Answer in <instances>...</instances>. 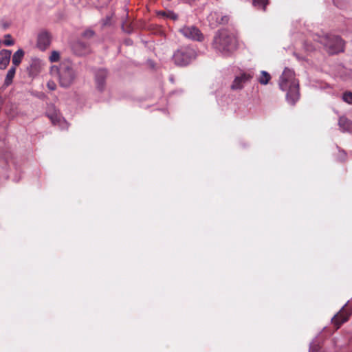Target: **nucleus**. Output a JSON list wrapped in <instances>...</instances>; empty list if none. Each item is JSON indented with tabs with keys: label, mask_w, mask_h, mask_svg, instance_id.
<instances>
[{
	"label": "nucleus",
	"mask_w": 352,
	"mask_h": 352,
	"mask_svg": "<svg viewBox=\"0 0 352 352\" xmlns=\"http://www.w3.org/2000/svg\"><path fill=\"white\" fill-rule=\"evenodd\" d=\"M108 76V72L106 69L100 68L95 72V81L98 90L102 91L105 89L106 79Z\"/></svg>",
	"instance_id": "obj_11"
},
{
	"label": "nucleus",
	"mask_w": 352,
	"mask_h": 352,
	"mask_svg": "<svg viewBox=\"0 0 352 352\" xmlns=\"http://www.w3.org/2000/svg\"><path fill=\"white\" fill-rule=\"evenodd\" d=\"M16 68L15 66H12L6 76V78L4 80L3 86L7 87L10 86L12 83L13 78L15 76Z\"/></svg>",
	"instance_id": "obj_16"
},
{
	"label": "nucleus",
	"mask_w": 352,
	"mask_h": 352,
	"mask_svg": "<svg viewBox=\"0 0 352 352\" xmlns=\"http://www.w3.org/2000/svg\"><path fill=\"white\" fill-rule=\"evenodd\" d=\"M11 51L2 50L0 51V69H5L10 61Z\"/></svg>",
	"instance_id": "obj_14"
},
{
	"label": "nucleus",
	"mask_w": 352,
	"mask_h": 352,
	"mask_svg": "<svg viewBox=\"0 0 352 352\" xmlns=\"http://www.w3.org/2000/svg\"><path fill=\"white\" fill-rule=\"evenodd\" d=\"M314 40L322 44L330 54H338L344 51V43L339 36L327 34L317 35Z\"/></svg>",
	"instance_id": "obj_4"
},
{
	"label": "nucleus",
	"mask_w": 352,
	"mask_h": 352,
	"mask_svg": "<svg viewBox=\"0 0 352 352\" xmlns=\"http://www.w3.org/2000/svg\"><path fill=\"white\" fill-rule=\"evenodd\" d=\"M342 100L348 104H352V92L346 91L342 95Z\"/></svg>",
	"instance_id": "obj_21"
},
{
	"label": "nucleus",
	"mask_w": 352,
	"mask_h": 352,
	"mask_svg": "<svg viewBox=\"0 0 352 352\" xmlns=\"http://www.w3.org/2000/svg\"><path fill=\"white\" fill-rule=\"evenodd\" d=\"M338 125L342 131H349L352 128V122L346 117L342 116L339 118Z\"/></svg>",
	"instance_id": "obj_15"
},
{
	"label": "nucleus",
	"mask_w": 352,
	"mask_h": 352,
	"mask_svg": "<svg viewBox=\"0 0 352 352\" xmlns=\"http://www.w3.org/2000/svg\"><path fill=\"white\" fill-rule=\"evenodd\" d=\"M52 36L46 30H41L37 36L36 47L41 51L45 50L51 44Z\"/></svg>",
	"instance_id": "obj_10"
},
{
	"label": "nucleus",
	"mask_w": 352,
	"mask_h": 352,
	"mask_svg": "<svg viewBox=\"0 0 352 352\" xmlns=\"http://www.w3.org/2000/svg\"><path fill=\"white\" fill-rule=\"evenodd\" d=\"M179 32L186 38L201 41L204 39V35L201 32L195 25H184L179 29Z\"/></svg>",
	"instance_id": "obj_7"
},
{
	"label": "nucleus",
	"mask_w": 352,
	"mask_h": 352,
	"mask_svg": "<svg viewBox=\"0 0 352 352\" xmlns=\"http://www.w3.org/2000/svg\"><path fill=\"white\" fill-rule=\"evenodd\" d=\"M23 55V50L22 49H19L12 56V66H15V67L18 66L21 63Z\"/></svg>",
	"instance_id": "obj_19"
},
{
	"label": "nucleus",
	"mask_w": 352,
	"mask_h": 352,
	"mask_svg": "<svg viewBox=\"0 0 352 352\" xmlns=\"http://www.w3.org/2000/svg\"><path fill=\"white\" fill-rule=\"evenodd\" d=\"M168 16L174 20H176L177 19V15L173 12H170Z\"/></svg>",
	"instance_id": "obj_27"
},
{
	"label": "nucleus",
	"mask_w": 352,
	"mask_h": 352,
	"mask_svg": "<svg viewBox=\"0 0 352 352\" xmlns=\"http://www.w3.org/2000/svg\"><path fill=\"white\" fill-rule=\"evenodd\" d=\"M46 116L50 118L54 125L58 126L61 129H67L68 123L60 115L54 104H49L46 110Z\"/></svg>",
	"instance_id": "obj_6"
},
{
	"label": "nucleus",
	"mask_w": 352,
	"mask_h": 352,
	"mask_svg": "<svg viewBox=\"0 0 352 352\" xmlns=\"http://www.w3.org/2000/svg\"><path fill=\"white\" fill-rule=\"evenodd\" d=\"M271 75L266 71H261V74L257 78V81L262 85H266L271 80Z\"/></svg>",
	"instance_id": "obj_18"
},
{
	"label": "nucleus",
	"mask_w": 352,
	"mask_h": 352,
	"mask_svg": "<svg viewBox=\"0 0 352 352\" xmlns=\"http://www.w3.org/2000/svg\"><path fill=\"white\" fill-rule=\"evenodd\" d=\"M334 344L337 347H341L342 346V345H340L338 344V338H335V340H334Z\"/></svg>",
	"instance_id": "obj_29"
},
{
	"label": "nucleus",
	"mask_w": 352,
	"mask_h": 352,
	"mask_svg": "<svg viewBox=\"0 0 352 352\" xmlns=\"http://www.w3.org/2000/svg\"><path fill=\"white\" fill-rule=\"evenodd\" d=\"M269 3L270 0H252V6L257 10H261L263 12L266 11Z\"/></svg>",
	"instance_id": "obj_17"
},
{
	"label": "nucleus",
	"mask_w": 352,
	"mask_h": 352,
	"mask_svg": "<svg viewBox=\"0 0 352 352\" xmlns=\"http://www.w3.org/2000/svg\"><path fill=\"white\" fill-rule=\"evenodd\" d=\"M207 20L211 28H216L218 25L226 24L228 22V17L226 15H223L221 12L215 11L210 12L208 16Z\"/></svg>",
	"instance_id": "obj_9"
},
{
	"label": "nucleus",
	"mask_w": 352,
	"mask_h": 352,
	"mask_svg": "<svg viewBox=\"0 0 352 352\" xmlns=\"http://www.w3.org/2000/svg\"><path fill=\"white\" fill-rule=\"evenodd\" d=\"M54 68L57 72L59 84L62 87L67 88L73 84L77 73L73 63L69 60L62 61L58 67H53L52 69Z\"/></svg>",
	"instance_id": "obj_3"
},
{
	"label": "nucleus",
	"mask_w": 352,
	"mask_h": 352,
	"mask_svg": "<svg viewBox=\"0 0 352 352\" xmlns=\"http://www.w3.org/2000/svg\"><path fill=\"white\" fill-rule=\"evenodd\" d=\"M95 35V32L91 29H87L85 30L82 34V36L86 38H91Z\"/></svg>",
	"instance_id": "obj_23"
},
{
	"label": "nucleus",
	"mask_w": 352,
	"mask_h": 352,
	"mask_svg": "<svg viewBox=\"0 0 352 352\" xmlns=\"http://www.w3.org/2000/svg\"><path fill=\"white\" fill-rule=\"evenodd\" d=\"M333 3L337 7H339L340 8H342L341 6L340 5V3H339V1L338 0H333Z\"/></svg>",
	"instance_id": "obj_28"
},
{
	"label": "nucleus",
	"mask_w": 352,
	"mask_h": 352,
	"mask_svg": "<svg viewBox=\"0 0 352 352\" xmlns=\"http://www.w3.org/2000/svg\"><path fill=\"white\" fill-rule=\"evenodd\" d=\"M3 43L6 46H12L14 45V42L10 34H6Z\"/></svg>",
	"instance_id": "obj_22"
},
{
	"label": "nucleus",
	"mask_w": 352,
	"mask_h": 352,
	"mask_svg": "<svg viewBox=\"0 0 352 352\" xmlns=\"http://www.w3.org/2000/svg\"><path fill=\"white\" fill-rule=\"evenodd\" d=\"M346 153L344 151H341V150H339V153H338V160H340V162H343L346 160Z\"/></svg>",
	"instance_id": "obj_25"
},
{
	"label": "nucleus",
	"mask_w": 352,
	"mask_h": 352,
	"mask_svg": "<svg viewBox=\"0 0 352 352\" xmlns=\"http://www.w3.org/2000/svg\"><path fill=\"white\" fill-rule=\"evenodd\" d=\"M72 50L79 56H85L90 53L91 49L88 43L82 41H76L72 44Z\"/></svg>",
	"instance_id": "obj_13"
},
{
	"label": "nucleus",
	"mask_w": 352,
	"mask_h": 352,
	"mask_svg": "<svg viewBox=\"0 0 352 352\" xmlns=\"http://www.w3.org/2000/svg\"><path fill=\"white\" fill-rule=\"evenodd\" d=\"M309 352H321L318 338L316 337L309 344Z\"/></svg>",
	"instance_id": "obj_20"
},
{
	"label": "nucleus",
	"mask_w": 352,
	"mask_h": 352,
	"mask_svg": "<svg viewBox=\"0 0 352 352\" xmlns=\"http://www.w3.org/2000/svg\"><path fill=\"white\" fill-rule=\"evenodd\" d=\"M47 88L52 91L55 90L56 85L53 81H49L47 83Z\"/></svg>",
	"instance_id": "obj_26"
},
{
	"label": "nucleus",
	"mask_w": 352,
	"mask_h": 352,
	"mask_svg": "<svg viewBox=\"0 0 352 352\" xmlns=\"http://www.w3.org/2000/svg\"><path fill=\"white\" fill-rule=\"evenodd\" d=\"M252 73H245L243 72L240 75L236 76L230 88L232 90H240L243 89L244 85L248 82L250 81L253 78Z\"/></svg>",
	"instance_id": "obj_8"
},
{
	"label": "nucleus",
	"mask_w": 352,
	"mask_h": 352,
	"mask_svg": "<svg viewBox=\"0 0 352 352\" xmlns=\"http://www.w3.org/2000/svg\"><path fill=\"white\" fill-rule=\"evenodd\" d=\"M349 302H347L345 305H344L340 311L334 315V316L331 318V322L337 326V329H338L340 325L344 322H346L351 315V312L346 311L344 309L345 307L347 305Z\"/></svg>",
	"instance_id": "obj_12"
},
{
	"label": "nucleus",
	"mask_w": 352,
	"mask_h": 352,
	"mask_svg": "<svg viewBox=\"0 0 352 352\" xmlns=\"http://www.w3.org/2000/svg\"><path fill=\"white\" fill-rule=\"evenodd\" d=\"M49 58L52 63L57 62L60 58L59 52L57 51H53Z\"/></svg>",
	"instance_id": "obj_24"
},
{
	"label": "nucleus",
	"mask_w": 352,
	"mask_h": 352,
	"mask_svg": "<svg viewBox=\"0 0 352 352\" xmlns=\"http://www.w3.org/2000/svg\"><path fill=\"white\" fill-rule=\"evenodd\" d=\"M196 50L190 46L182 47L173 55V60L177 65L186 66L196 58Z\"/></svg>",
	"instance_id": "obj_5"
},
{
	"label": "nucleus",
	"mask_w": 352,
	"mask_h": 352,
	"mask_svg": "<svg viewBox=\"0 0 352 352\" xmlns=\"http://www.w3.org/2000/svg\"><path fill=\"white\" fill-rule=\"evenodd\" d=\"M212 47L219 55L230 57L237 47L236 38L228 30H220L214 36Z\"/></svg>",
	"instance_id": "obj_2"
},
{
	"label": "nucleus",
	"mask_w": 352,
	"mask_h": 352,
	"mask_svg": "<svg viewBox=\"0 0 352 352\" xmlns=\"http://www.w3.org/2000/svg\"><path fill=\"white\" fill-rule=\"evenodd\" d=\"M280 89L286 91V100L292 105H294L300 98L299 82L295 77L294 72L286 67L280 76Z\"/></svg>",
	"instance_id": "obj_1"
}]
</instances>
